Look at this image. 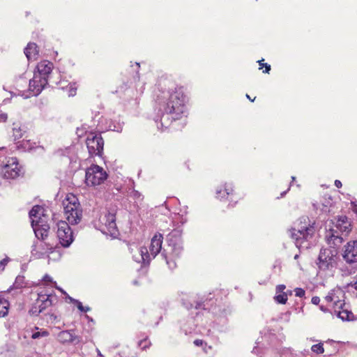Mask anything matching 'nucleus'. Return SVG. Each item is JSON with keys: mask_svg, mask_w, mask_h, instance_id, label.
Instances as JSON below:
<instances>
[{"mask_svg": "<svg viewBox=\"0 0 357 357\" xmlns=\"http://www.w3.org/2000/svg\"><path fill=\"white\" fill-rule=\"evenodd\" d=\"M47 84V79L45 77H42L40 74L34 73L33 77L29 81V90L33 92L35 96H38Z\"/></svg>", "mask_w": 357, "mask_h": 357, "instance_id": "f8f14e48", "label": "nucleus"}, {"mask_svg": "<svg viewBox=\"0 0 357 357\" xmlns=\"http://www.w3.org/2000/svg\"><path fill=\"white\" fill-rule=\"evenodd\" d=\"M6 303H7V301L6 300L0 298V311L5 310V308H3V307H6L8 309L7 306L3 305V304H5Z\"/></svg>", "mask_w": 357, "mask_h": 357, "instance_id": "ea45409f", "label": "nucleus"}, {"mask_svg": "<svg viewBox=\"0 0 357 357\" xmlns=\"http://www.w3.org/2000/svg\"><path fill=\"white\" fill-rule=\"evenodd\" d=\"M325 300L328 302H333V293L332 290L328 293V294L325 297Z\"/></svg>", "mask_w": 357, "mask_h": 357, "instance_id": "58836bf2", "label": "nucleus"}, {"mask_svg": "<svg viewBox=\"0 0 357 357\" xmlns=\"http://www.w3.org/2000/svg\"><path fill=\"white\" fill-rule=\"evenodd\" d=\"M8 116L5 113H0V122H5L7 120Z\"/></svg>", "mask_w": 357, "mask_h": 357, "instance_id": "a19ab883", "label": "nucleus"}, {"mask_svg": "<svg viewBox=\"0 0 357 357\" xmlns=\"http://www.w3.org/2000/svg\"><path fill=\"white\" fill-rule=\"evenodd\" d=\"M333 303L335 307L338 309H342L345 305L344 300V294L340 289H333Z\"/></svg>", "mask_w": 357, "mask_h": 357, "instance_id": "6ab92c4d", "label": "nucleus"}, {"mask_svg": "<svg viewBox=\"0 0 357 357\" xmlns=\"http://www.w3.org/2000/svg\"><path fill=\"white\" fill-rule=\"evenodd\" d=\"M54 250V245L45 242L37 243L33 246L31 253L37 258H41L44 255L48 252H52Z\"/></svg>", "mask_w": 357, "mask_h": 357, "instance_id": "2eb2a0df", "label": "nucleus"}, {"mask_svg": "<svg viewBox=\"0 0 357 357\" xmlns=\"http://www.w3.org/2000/svg\"><path fill=\"white\" fill-rule=\"evenodd\" d=\"M336 255L335 250L327 248L321 249L318 257L317 265L319 268L322 270L332 268L336 262Z\"/></svg>", "mask_w": 357, "mask_h": 357, "instance_id": "39448f33", "label": "nucleus"}, {"mask_svg": "<svg viewBox=\"0 0 357 357\" xmlns=\"http://www.w3.org/2000/svg\"><path fill=\"white\" fill-rule=\"evenodd\" d=\"M70 301L75 303L77 305V308L81 311V312H86L88 311H89L91 309L89 307H84L82 305V303L77 301V300H75L74 298H70Z\"/></svg>", "mask_w": 357, "mask_h": 357, "instance_id": "bb28decb", "label": "nucleus"}, {"mask_svg": "<svg viewBox=\"0 0 357 357\" xmlns=\"http://www.w3.org/2000/svg\"><path fill=\"white\" fill-rule=\"evenodd\" d=\"M298 258V255H296L294 256V259H297Z\"/></svg>", "mask_w": 357, "mask_h": 357, "instance_id": "13d9d810", "label": "nucleus"}, {"mask_svg": "<svg viewBox=\"0 0 357 357\" xmlns=\"http://www.w3.org/2000/svg\"><path fill=\"white\" fill-rule=\"evenodd\" d=\"M57 340L61 344L79 342L78 337L76 336L73 331H62L57 335Z\"/></svg>", "mask_w": 357, "mask_h": 357, "instance_id": "f3484780", "label": "nucleus"}, {"mask_svg": "<svg viewBox=\"0 0 357 357\" xmlns=\"http://www.w3.org/2000/svg\"><path fill=\"white\" fill-rule=\"evenodd\" d=\"M320 302V298L319 296H313L312 298V303L314 305H318Z\"/></svg>", "mask_w": 357, "mask_h": 357, "instance_id": "79ce46f5", "label": "nucleus"}, {"mask_svg": "<svg viewBox=\"0 0 357 357\" xmlns=\"http://www.w3.org/2000/svg\"><path fill=\"white\" fill-rule=\"evenodd\" d=\"M331 239H328V241L333 240V244L336 245L337 243H341L343 241V238L338 235H335L334 233H332L331 236Z\"/></svg>", "mask_w": 357, "mask_h": 357, "instance_id": "c756f323", "label": "nucleus"}, {"mask_svg": "<svg viewBox=\"0 0 357 357\" xmlns=\"http://www.w3.org/2000/svg\"><path fill=\"white\" fill-rule=\"evenodd\" d=\"M347 287H354L356 290H357V280L356 281H352L347 284Z\"/></svg>", "mask_w": 357, "mask_h": 357, "instance_id": "c03bdc74", "label": "nucleus"}, {"mask_svg": "<svg viewBox=\"0 0 357 357\" xmlns=\"http://www.w3.org/2000/svg\"><path fill=\"white\" fill-rule=\"evenodd\" d=\"M291 179H292V181H294V180H295V177H294V176H292V177H291Z\"/></svg>", "mask_w": 357, "mask_h": 357, "instance_id": "052dcab7", "label": "nucleus"}, {"mask_svg": "<svg viewBox=\"0 0 357 357\" xmlns=\"http://www.w3.org/2000/svg\"><path fill=\"white\" fill-rule=\"evenodd\" d=\"M286 287L284 284H280L276 287V292L277 293H283Z\"/></svg>", "mask_w": 357, "mask_h": 357, "instance_id": "c9c22d12", "label": "nucleus"}, {"mask_svg": "<svg viewBox=\"0 0 357 357\" xmlns=\"http://www.w3.org/2000/svg\"><path fill=\"white\" fill-rule=\"evenodd\" d=\"M144 250H145V252L143 251V250H141L142 257V259L144 261H145L146 260V258L149 257V253L147 252V250L146 248H144Z\"/></svg>", "mask_w": 357, "mask_h": 357, "instance_id": "e433bc0d", "label": "nucleus"}, {"mask_svg": "<svg viewBox=\"0 0 357 357\" xmlns=\"http://www.w3.org/2000/svg\"><path fill=\"white\" fill-rule=\"evenodd\" d=\"M275 301L280 304H285L287 301V295L283 292L281 294H278L274 297Z\"/></svg>", "mask_w": 357, "mask_h": 357, "instance_id": "a878e982", "label": "nucleus"}, {"mask_svg": "<svg viewBox=\"0 0 357 357\" xmlns=\"http://www.w3.org/2000/svg\"><path fill=\"white\" fill-rule=\"evenodd\" d=\"M52 305V300L50 296L45 297V295L38 294L37 301L30 309L29 313L32 315L38 316Z\"/></svg>", "mask_w": 357, "mask_h": 357, "instance_id": "9d476101", "label": "nucleus"}, {"mask_svg": "<svg viewBox=\"0 0 357 357\" xmlns=\"http://www.w3.org/2000/svg\"><path fill=\"white\" fill-rule=\"evenodd\" d=\"M24 54L28 60H36L38 54V46L34 43H28L24 49Z\"/></svg>", "mask_w": 357, "mask_h": 357, "instance_id": "aec40b11", "label": "nucleus"}, {"mask_svg": "<svg viewBox=\"0 0 357 357\" xmlns=\"http://www.w3.org/2000/svg\"><path fill=\"white\" fill-rule=\"evenodd\" d=\"M295 294L298 297H303L305 296V291L304 289L301 288H296L295 290Z\"/></svg>", "mask_w": 357, "mask_h": 357, "instance_id": "f704fd0d", "label": "nucleus"}, {"mask_svg": "<svg viewBox=\"0 0 357 357\" xmlns=\"http://www.w3.org/2000/svg\"><path fill=\"white\" fill-rule=\"evenodd\" d=\"M331 206V197L325 198L324 201L321 203V206L317 204H313V207L314 209L317 210L319 208L321 211L324 213H330V207Z\"/></svg>", "mask_w": 357, "mask_h": 357, "instance_id": "4be33fe9", "label": "nucleus"}, {"mask_svg": "<svg viewBox=\"0 0 357 357\" xmlns=\"http://www.w3.org/2000/svg\"><path fill=\"white\" fill-rule=\"evenodd\" d=\"M44 211L45 210L42 206L39 205L34 206L29 212V217L31 219V221L33 219L39 220V217H41V215L44 217Z\"/></svg>", "mask_w": 357, "mask_h": 357, "instance_id": "5701e85b", "label": "nucleus"}, {"mask_svg": "<svg viewBox=\"0 0 357 357\" xmlns=\"http://www.w3.org/2000/svg\"><path fill=\"white\" fill-rule=\"evenodd\" d=\"M194 344L197 347H200V346L203 345L204 341L202 340L197 339L194 341Z\"/></svg>", "mask_w": 357, "mask_h": 357, "instance_id": "37998d69", "label": "nucleus"}, {"mask_svg": "<svg viewBox=\"0 0 357 357\" xmlns=\"http://www.w3.org/2000/svg\"><path fill=\"white\" fill-rule=\"evenodd\" d=\"M23 282H24V277L17 276L15 279L14 285L15 286L16 288H21L23 286Z\"/></svg>", "mask_w": 357, "mask_h": 357, "instance_id": "2f4dec72", "label": "nucleus"}, {"mask_svg": "<svg viewBox=\"0 0 357 357\" xmlns=\"http://www.w3.org/2000/svg\"><path fill=\"white\" fill-rule=\"evenodd\" d=\"M264 67L266 68V69L264 71V73H268L270 70H271V66L267 64V63H265V66Z\"/></svg>", "mask_w": 357, "mask_h": 357, "instance_id": "de8ad7c7", "label": "nucleus"}, {"mask_svg": "<svg viewBox=\"0 0 357 357\" xmlns=\"http://www.w3.org/2000/svg\"><path fill=\"white\" fill-rule=\"evenodd\" d=\"M20 169L18 167V162L15 158H10L7 163L2 166L1 174L7 179H14L19 176Z\"/></svg>", "mask_w": 357, "mask_h": 357, "instance_id": "1a4fd4ad", "label": "nucleus"}, {"mask_svg": "<svg viewBox=\"0 0 357 357\" xmlns=\"http://www.w3.org/2000/svg\"><path fill=\"white\" fill-rule=\"evenodd\" d=\"M140 193L137 191H134L133 192V196L136 198H139L140 197Z\"/></svg>", "mask_w": 357, "mask_h": 357, "instance_id": "3c124183", "label": "nucleus"}, {"mask_svg": "<svg viewBox=\"0 0 357 357\" xmlns=\"http://www.w3.org/2000/svg\"><path fill=\"white\" fill-rule=\"evenodd\" d=\"M226 192H227V195H229V192H228V190L227 189H225Z\"/></svg>", "mask_w": 357, "mask_h": 357, "instance_id": "bf43d9fd", "label": "nucleus"}, {"mask_svg": "<svg viewBox=\"0 0 357 357\" xmlns=\"http://www.w3.org/2000/svg\"><path fill=\"white\" fill-rule=\"evenodd\" d=\"M77 87L74 84H70L69 86V96H74L76 94Z\"/></svg>", "mask_w": 357, "mask_h": 357, "instance_id": "72a5a7b5", "label": "nucleus"}, {"mask_svg": "<svg viewBox=\"0 0 357 357\" xmlns=\"http://www.w3.org/2000/svg\"><path fill=\"white\" fill-rule=\"evenodd\" d=\"M202 303H197V305L195 306L196 309H199L202 307Z\"/></svg>", "mask_w": 357, "mask_h": 357, "instance_id": "864d4df0", "label": "nucleus"}, {"mask_svg": "<svg viewBox=\"0 0 357 357\" xmlns=\"http://www.w3.org/2000/svg\"><path fill=\"white\" fill-rule=\"evenodd\" d=\"M182 230L174 229L167 236L168 243H173L174 242H183L181 239Z\"/></svg>", "mask_w": 357, "mask_h": 357, "instance_id": "412c9836", "label": "nucleus"}, {"mask_svg": "<svg viewBox=\"0 0 357 357\" xmlns=\"http://www.w3.org/2000/svg\"><path fill=\"white\" fill-rule=\"evenodd\" d=\"M246 97H247L249 100H250L252 102H253V101H254V100H252V99L250 98V96L249 95H248V94H247V95H246Z\"/></svg>", "mask_w": 357, "mask_h": 357, "instance_id": "4d7b16f0", "label": "nucleus"}, {"mask_svg": "<svg viewBox=\"0 0 357 357\" xmlns=\"http://www.w3.org/2000/svg\"><path fill=\"white\" fill-rule=\"evenodd\" d=\"M314 228L312 225H309L305 227H301L298 229L293 228L289 230L290 236L291 238L295 240L296 245L298 248L301 246L303 241H307L311 238L314 234Z\"/></svg>", "mask_w": 357, "mask_h": 357, "instance_id": "20e7f679", "label": "nucleus"}, {"mask_svg": "<svg viewBox=\"0 0 357 357\" xmlns=\"http://www.w3.org/2000/svg\"><path fill=\"white\" fill-rule=\"evenodd\" d=\"M5 310L0 311V317H3L8 314V310L6 307H4Z\"/></svg>", "mask_w": 357, "mask_h": 357, "instance_id": "a18cd8bd", "label": "nucleus"}, {"mask_svg": "<svg viewBox=\"0 0 357 357\" xmlns=\"http://www.w3.org/2000/svg\"><path fill=\"white\" fill-rule=\"evenodd\" d=\"M90 155H100L103 150L104 141L100 135L91 134L86 140Z\"/></svg>", "mask_w": 357, "mask_h": 357, "instance_id": "6e6552de", "label": "nucleus"}, {"mask_svg": "<svg viewBox=\"0 0 357 357\" xmlns=\"http://www.w3.org/2000/svg\"><path fill=\"white\" fill-rule=\"evenodd\" d=\"M183 304L185 305V307H186L188 309H191V308L192 307V304H191V303H189V305H187V304H185V303H183Z\"/></svg>", "mask_w": 357, "mask_h": 357, "instance_id": "5fc2aeb1", "label": "nucleus"}, {"mask_svg": "<svg viewBox=\"0 0 357 357\" xmlns=\"http://www.w3.org/2000/svg\"><path fill=\"white\" fill-rule=\"evenodd\" d=\"M31 226L38 239L44 241L47 237L50 227L48 224L45 222L42 217H39V220L33 219Z\"/></svg>", "mask_w": 357, "mask_h": 357, "instance_id": "9b49d317", "label": "nucleus"}, {"mask_svg": "<svg viewBox=\"0 0 357 357\" xmlns=\"http://www.w3.org/2000/svg\"><path fill=\"white\" fill-rule=\"evenodd\" d=\"M53 64L48 61H43L40 62L37 66L38 71L36 74H40L42 77L48 79V75L51 73Z\"/></svg>", "mask_w": 357, "mask_h": 357, "instance_id": "a211bd4d", "label": "nucleus"}, {"mask_svg": "<svg viewBox=\"0 0 357 357\" xmlns=\"http://www.w3.org/2000/svg\"><path fill=\"white\" fill-rule=\"evenodd\" d=\"M8 262L7 259H3L0 261V271H3L4 269L5 266L6 265Z\"/></svg>", "mask_w": 357, "mask_h": 357, "instance_id": "4c0bfd02", "label": "nucleus"}, {"mask_svg": "<svg viewBox=\"0 0 357 357\" xmlns=\"http://www.w3.org/2000/svg\"><path fill=\"white\" fill-rule=\"evenodd\" d=\"M56 288L59 290H60L63 294H66V292L61 288L58 287H56Z\"/></svg>", "mask_w": 357, "mask_h": 357, "instance_id": "6e6d98bb", "label": "nucleus"}, {"mask_svg": "<svg viewBox=\"0 0 357 357\" xmlns=\"http://www.w3.org/2000/svg\"><path fill=\"white\" fill-rule=\"evenodd\" d=\"M64 213L68 223L71 225L78 224L82 218V210L77 198L73 195H68L63 201Z\"/></svg>", "mask_w": 357, "mask_h": 357, "instance_id": "f03ea898", "label": "nucleus"}, {"mask_svg": "<svg viewBox=\"0 0 357 357\" xmlns=\"http://www.w3.org/2000/svg\"><path fill=\"white\" fill-rule=\"evenodd\" d=\"M13 130V137L15 140L22 138L24 135V133L25 132V131L22 128L21 126H15Z\"/></svg>", "mask_w": 357, "mask_h": 357, "instance_id": "393cba45", "label": "nucleus"}, {"mask_svg": "<svg viewBox=\"0 0 357 357\" xmlns=\"http://www.w3.org/2000/svg\"><path fill=\"white\" fill-rule=\"evenodd\" d=\"M349 224H347V218L346 216H340L337 220V227L340 229L347 231H349Z\"/></svg>", "mask_w": 357, "mask_h": 357, "instance_id": "b1692460", "label": "nucleus"}, {"mask_svg": "<svg viewBox=\"0 0 357 357\" xmlns=\"http://www.w3.org/2000/svg\"><path fill=\"white\" fill-rule=\"evenodd\" d=\"M163 236L161 234H156L151 239V245L149 246L150 255L155 258L156 255L160 252L162 248Z\"/></svg>", "mask_w": 357, "mask_h": 357, "instance_id": "dca6fc26", "label": "nucleus"}, {"mask_svg": "<svg viewBox=\"0 0 357 357\" xmlns=\"http://www.w3.org/2000/svg\"><path fill=\"white\" fill-rule=\"evenodd\" d=\"M264 59L258 61V63L260 66V69L262 68L264 66H265V63H263Z\"/></svg>", "mask_w": 357, "mask_h": 357, "instance_id": "8fccbe9b", "label": "nucleus"}, {"mask_svg": "<svg viewBox=\"0 0 357 357\" xmlns=\"http://www.w3.org/2000/svg\"><path fill=\"white\" fill-rule=\"evenodd\" d=\"M43 280L45 282H52V278L48 275H45Z\"/></svg>", "mask_w": 357, "mask_h": 357, "instance_id": "49530a36", "label": "nucleus"}, {"mask_svg": "<svg viewBox=\"0 0 357 357\" xmlns=\"http://www.w3.org/2000/svg\"><path fill=\"white\" fill-rule=\"evenodd\" d=\"M102 222L105 225L107 231L105 233L110 235H115L117 232V227L116 224V215L113 213H107L102 219Z\"/></svg>", "mask_w": 357, "mask_h": 357, "instance_id": "4468645a", "label": "nucleus"}, {"mask_svg": "<svg viewBox=\"0 0 357 357\" xmlns=\"http://www.w3.org/2000/svg\"><path fill=\"white\" fill-rule=\"evenodd\" d=\"M151 342L148 341L146 338L142 340L139 342V346L142 347V349H146L151 346Z\"/></svg>", "mask_w": 357, "mask_h": 357, "instance_id": "7c9ffc66", "label": "nucleus"}, {"mask_svg": "<svg viewBox=\"0 0 357 357\" xmlns=\"http://www.w3.org/2000/svg\"><path fill=\"white\" fill-rule=\"evenodd\" d=\"M343 259L347 263H357V241H349L344 246Z\"/></svg>", "mask_w": 357, "mask_h": 357, "instance_id": "ddd939ff", "label": "nucleus"}, {"mask_svg": "<svg viewBox=\"0 0 357 357\" xmlns=\"http://www.w3.org/2000/svg\"><path fill=\"white\" fill-rule=\"evenodd\" d=\"M56 234L59 243L63 247H69L73 243V231L66 222L60 221L57 223Z\"/></svg>", "mask_w": 357, "mask_h": 357, "instance_id": "423d86ee", "label": "nucleus"}, {"mask_svg": "<svg viewBox=\"0 0 357 357\" xmlns=\"http://www.w3.org/2000/svg\"><path fill=\"white\" fill-rule=\"evenodd\" d=\"M335 185L337 188H341V187H342V183H341V181H339V180H335Z\"/></svg>", "mask_w": 357, "mask_h": 357, "instance_id": "09e8293b", "label": "nucleus"}, {"mask_svg": "<svg viewBox=\"0 0 357 357\" xmlns=\"http://www.w3.org/2000/svg\"><path fill=\"white\" fill-rule=\"evenodd\" d=\"M185 96L181 88L175 89L170 93L168 101L164 105V111L165 114L161 117V123L164 126V121L169 119V115L173 120L179 119L185 112L184 105Z\"/></svg>", "mask_w": 357, "mask_h": 357, "instance_id": "f257e3e1", "label": "nucleus"}, {"mask_svg": "<svg viewBox=\"0 0 357 357\" xmlns=\"http://www.w3.org/2000/svg\"><path fill=\"white\" fill-rule=\"evenodd\" d=\"M107 177V174L102 167L93 165L86 170L85 182L89 186H96L102 183Z\"/></svg>", "mask_w": 357, "mask_h": 357, "instance_id": "7ed1b4c3", "label": "nucleus"}, {"mask_svg": "<svg viewBox=\"0 0 357 357\" xmlns=\"http://www.w3.org/2000/svg\"><path fill=\"white\" fill-rule=\"evenodd\" d=\"M320 310H321V311L324 312H328V309H327L326 307H325L324 306H323V305H321V306H320Z\"/></svg>", "mask_w": 357, "mask_h": 357, "instance_id": "603ef678", "label": "nucleus"}, {"mask_svg": "<svg viewBox=\"0 0 357 357\" xmlns=\"http://www.w3.org/2000/svg\"><path fill=\"white\" fill-rule=\"evenodd\" d=\"M351 314V312L347 310L340 311L337 313V316L342 320H349V315Z\"/></svg>", "mask_w": 357, "mask_h": 357, "instance_id": "c85d7f7f", "label": "nucleus"}, {"mask_svg": "<svg viewBox=\"0 0 357 357\" xmlns=\"http://www.w3.org/2000/svg\"><path fill=\"white\" fill-rule=\"evenodd\" d=\"M312 351L313 352H314V353L318 354H323L324 351V347H323V344L322 343H319V344H314L312 347Z\"/></svg>", "mask_w": 357, "mask_h": 357, "instance_id": "cd10ccee", "label": "nucleus"}, {"mask_svg": "<svg viewBox=\"0 0 357 357\" xmlns=\"http://www.w3.org/2000/svg\"><path fill=\"white\" fill-rule=\"evenodd\" d=\"M48 332L44 331L43 332H36L32 334V338L33 339H37L40 337H46L48 335Z\"/></svg>", "mask_w": 357, "mask_h": 357, "instance_id": "473e14b6", "label": "nucleus"}, {"mask_svg": "<svg viewBox=\"0 0 357 357\" xmlns=\"http://www.w3.org/2000/svg\"><path fill=\"white\" fill-rule=\"evenodd\" d=\"M168 246L170 248L171 253L170 256L168 257L166 254V250H164L162 252V255L166 260L167 264L172 269L176 268V264L173 259L179 258L183 252V242H174L173 243H168Z\"/></svg>", "mask_w": 357, "mask_h": 357, "instance_id": "0eeeda50", "label": "nucleus"}]
</instances>
